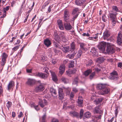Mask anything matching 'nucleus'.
<instances>
[{"label": "nucleus", "instance_id": "f257e3e1", "mask_svg": "<svg viewBox=\"0 0 122 122\" xmlns=\"http://www.w3.org/2000/svg\"><path fill=\"white\" fill-rule=\"evenodd\" d=\"M117 14V13L113 12H110L109 13V17L112 22L113 26L115 25L116 23V15Z\"/></svg>", "mask_w": 122, "mask_h": 122}, {"label": "nucleus", "instance_id": "f03ea898", "mask_svg": "<svg viewBox=\"0 0 122 122\" xmlns=\"http://www.w3.org/2000/svg\"><path fill=\"white\" fill-rule=\"evenodd\" d=\"M106 45V42L102 41L99 44L98 47L99 49L104 51L105 50Z\"/></svg>", "mask_w": 122, "mask_h": 122}, {"label": "nucleus", "instance_id": "7ed1b4c3", "mask_svg": "<svg viewBox=\"0 0 122 122\" xmlns=\"http://www.w3.org/2000/svg\"><path fill=\"white\" fill-rule=\"evenodd\" d=\"M117 74V72L114 71L112 72L111 74V79L115 80H117L119 78Z\"/></svg>", "mask_w": 122, "mask_h": 122}, {"label": "nucleus", "instance_id": "20e7f679", "mask_svg": "<svg viewBox=\"0 0 122 122\" xmlns=\"http://www.w3.org/2000/svg\"><path fill=\"white\" fill-rule=\"evenodd\" d=\"M39 104L42 107H43L47 104V101L45 99L42 100V99L39 98Z\"/></svg>", "mask_w": 122, "mask_h": 122}, {"label": "nucleus", "instance_id": "39448f33", "mask_svg": "<svg viewBox=\"0 0 122 122\" xmlns=\"http://www.w3.org/2000/svg\"><path fill=\"white\" fill-rule=\"evenodd\" d=\"M44 89L43 86L42 84H40L35 88V91L36 92H39L43 91Z\"/></svg>", "mask_w": 122, "mask_h": 122}, {"label": "nucleus", "instance_id": "423d86ee", "mask_svg": "<svg viewBox=\"0 0 122 122\" xmlns=\"http://www.w3.org/2000/svg\"><path fill=\"white\" fill-rule=\"evenodd\" d=\"M106 86L102 90H101L99 93L100 94L103 95L107 94L110 91L109 89L106 87Z\"/></svg>", "mask_w": 122, "mask_h": 122}, {"label": "nucleus", "instance_id": "0eeeda50", "mask_svg": "<svg viewBox=\"0 0 122 122\" xmlns=\"http://www.w3.org/2000/svg\"><path fill=\"white\" fill-rule=\"evenodd\" d=\"M93 112L94 113L102 114L103 112L102 110L101 109L99 106H97L95 108Z\"/></svg>", "mask_w": 122, "mask_h": 122}, {"label": "nucleus", "instance_id": "6e6552de", "mask_svg": "<svg viewBox=\"0 0 122 122\" xmlns=\"http://www.w3.org/2000/svg\"><path fill=\"white\" fill-rule=\"evenodd\" d=\"M110 33L109 31L107 30H106L103 34V37L104 39H107L110 36Z\"/></svg>", "mask_w": 122, "mask_h": 122}, {"label": "nucleus", "instance_id": "1a4fd4ad", "mask_svg": "<svg viewBox=\"0 0 122 122\" xmlns=\"http://www.w3.org/2000/svg\"><path fill=\"white\" fill-rule=\"evenodd\" d=\"M122 40V33L120 31L119 32L117 37V43L119 44L122 43L121 41Z\"/></svg>", "mask_w": 122, "mask_h": 122}, {"label": "nucleus", "instance_id": "9d476101", "mask_svg": "<svg viewBox=\"0 0 122 122\" xmlns=\"http://www.w3.org/2000/svg\"><path fill=\"white\" fill-rule=\"evenodd\" d=\"M64 26L65 29L66 30H70L72 28L70 23L69 22H64Z\"/></svg>", "mask_w": 122, "mask_h": 122}, {"label": "nucleus", "instance_id": "9b49d317", "mask_svg": "<svg viewBox=\"0 0 122 122\" xmlns=\"http://www.w3.org/2000/svg\"><path fill=\"white\" fill-rule=\"evenodd\" d=\"M90 52L92 53L93 56H97L98 53L97 49L95 47H92L91 49Z\"/></svg>", "mask_w": 122, "mask_h": 122}, {"label": "nucleus", "instance_id": "f8f14e48", "mask_svg": "<svg viewBox=\"0 0 122 122\" xmlns=\"http://www.w3.org/2000/svg\"><path fill=\"white\" fill-rule=\"evenodd\" d=\"M36 82L35 80L31 79H28L26 82L27 84L30 86H32L35 84Z\"/></svg>", "mask_w": 122, "mask_h": 122}, {"label": "nucleus", "instance_id": "ddd939ff", "mask_svg": "<svg viewBox=\"0 0 122 122\" xmlns=\"http://www.w3.org/2000/svg\"><path fill=\"white\" fill-rule=\"evenodd\" d=\"M115 49L112 47L108 46L107 47L106 51L107 53L113 54L115 51Z\"/></svg>", "mask_w": 122, "mask_h": 122}, {"label": "nucleus", "instance_id": "4468645a", "mask_svg": "<svg viewBox=\"0 0 122 122\" xmlns=\"http://www.w3.org/2000/svg\"><path fill=\"white\" fill-rule=\"evenodd\" d=\"M77 103L78 106L80 107H82L83 103V98L81 96L78 97Z\"/></svg>", "mask_w": 122, "mask_h": 122}, {"label": "nucleus", "instance_id": "2eb2a0df", "mask_svg": "<svg viewBox=\"0 0 122 122\" xmlns=\"http://www.w3.org/2000/svg\"><path fill=\"white\" fill-rule=\"evenodd\" d=\"M57 23L59 29L61 30H63L64 27L62 20L60 19L58 20H57Z\"/></svg>", "mask_w": 122, "mask_h": 122}, {"label": "nucleus", "instance_id": "dca6fc26", "mask_svg": "<svg viewBox=\"0 0 122 122\" xmlns=\"http://www.w3.org/2000/svg\"><path fill=\"white\" fill-rule=\"evenodd\" d=\"M86 0H76L75 3L78 5H81L85 3Z\"/></svg>", "mask_w": 122, "mask_h": 122}, {"label": "nucleus", "instance_id": "f3484780", "mask_svg": "<svg viewBox=\"0 0 122 122\" xmlns=\"http://www.w3.org/2000/svg\"><path fill=\"white\" fill-rule=\"evenodd\" d=\"M14 85V82L13 81H10L7 86L8 90H10L11 89L13 88Z\"/></svg>", "mask_w": 122, "mask_h": 122}, {"label": "nucleus", "instance_id": "a211bd4d", "mask_svg": "<svg viewBox=\"0 0 122 122\" xmlns=\"http://www.w3.org/2000/svg\"><path fill=\"white\" fill-rule=\"evenodd\" d=\"M59 73L62 75L65 71V66L63 64L61 65L59 67Z\"/></svg>", "mask_w": 122, "mask_h": 122}, {"label": "nucleus", "instance_id": "6ab92c4d", "mask_svg": "<svg viewBox=\"0 0 122 122\" xmlns=\"http://www.w3.org/2000/svg\"><path fill=\"white\" fill-rule=\"evenodd\" d=\"M70 115L73 117H78L79 116L78 113L75 111H71L69 112Z\"/></svg>", "mask_w": 122, "mask_h": 122}, {"label": "nucleus", "instance_id": "aec40b11", "mask_svg": "<svg viewBox=\"0 0 122 122\" xmlns=\"http://www.w3.org/2000/svg\"><path fill=\"white\" fill-rule=\"evenodd\" d=\"M76 45L74 42H73L70 45V47L69 49L70 51L72 52L74 51L75 49Z\"/></svg>", "mask_w": 122, "mask_h": 122}, {"label": "nucleus", "instance_id": "412c9836", "mask_svg": "<svg viewBox=\"0 0 122 122\" xmlns=\"http://www.w3.org/2000/svg\"><path fill=\"white\" fill-rule=\"evenodd\" d=\"M61 46L63 48H62L61 47L60 49H62L63 51L64 52L66 53L70 51V50H69V46H67L66 47H63V45H61Z\"/></svg>", "mask_w": 122, "mask_h": 122}, {"label": "nucleus", "instance_id": "4be33fe9", "mask_svg": "<svg viewBox=\"0 0 122 122\" xmlns=\"http://www.w3.org/2000/svg\"><path fill=\"white\" fill-rule=\"evenodd\" d=\"M106 84H99L97 85V88L98 89H100L102 90L106 86Z\"/></svg>", "mask_w": 122, "mask_h": 122}, {"label": "nucleus", "instance_id": "5701e85b", "mask_svg": "<svg viewBox=\"0 0 122 122\" xmlns=\"http://www.w3.org/2000/svg\"><path fill=\"white\" fill-rule=\"evenodd\" d=\"M98 35L99 33H97L95 34V37H93V36H89V37L88 39H89V40H97L98 36Z\"/></svg>", "mask_w": 122, "mask_h": 122}, {"label": "nucleus", "instance_id": "b1692460", "mask_svg": "<svg viewBox=\"0 0 122 122\" xmlns=\"http://www.w3.org/2000/svg\"><path fill=\"white\" fill-rule=\"evenodd\" d=\"M44 43L47 47H48L51 44V41L48 39L45 40L44 41Z\"/></svg>", "mask_w": 122, "mask_h": 122}, {"label": "nucleus", "instance_id": "393cba45", "mask_svg": "<svg viewBox=\"0 0 122 122\" xmlns=\"http://www.w3.org/2000/svg\"><path fill=\"white\" fill-rule=\"evenodd\" d=\"M80 46L81 49L83 51H86L87 49V48L85 47V44L83 43H80Z\"/></svg>", "mask_w": 122, "mask_h": 122}, {"label": "nucleus", "instance_id": "a878e982", "mask_svg": "<svg viewBox=\"0 0 122 122\" xmlns=\"http://www.w3.org/2000/svg\"><path fill=\"white\" fill-rule=\"evenodd\" d=\"M76 54V52L74 51V53L73 54H68L67 55L66 57L67 58L70 59H72L74 58Z\"/></svg>", "mask_w": 122, "mask_h": 122}, {"label": "nucleus", "instance_id": "bb28decb", "mask_svg": "<svg viewBox=\"0 0 122 122\" xmlns=\"http://www.w3.org/2000/svg\"><path fill=\"white\" fill-rule=\"evenodd\" d=\"M50 71L52 75V77L53 80L55 81H57V77L55 74L53 72H52L51 71Z\"/></svg>", "mask_w": 122, "mask_h": 122}, {"label": "nucleus", "instance_id": "cd10ccee", "mask_svg": "<svg viewBox=\"0 0 122 122\" xmlns=\"http://www.w3.org/2000/svg\"><path fill=\"white\" fill-rule=\"evenodd\" d=\"M61 81L65 84H66L69 82V80L68 78L64 77H62L61 79Z\"/></svg>", "mask_w": 122, "mask_h": 122}, {"label": "nucleus", "instance_id": "c85d7f7f", "mask_svg": "<svg viewBox=\"0 0 122 122\" xmlns=\"http://www.w3.org/2000/svg\"><path fill=\"white\" fill-rule=\"evenodd\" d=\"M104 60V59L103 57H100L97 58V61L101 63L103 62Z\"/></svg>", "mask_w": 122, "mask_h": 122}, {"label": "nucleus", "instance_id": "c756f323", "mask_svg": "<svg viewBox=\"0 0 122 122\" xmlns=\"http://www.w3.org/2000/svg\"><path fill=\"white\" fill-rule=\"evenodd\" d=\"M103 99L102 98H99L95 99L94 102L96 104H98L101 102L102 101Z\"/></svg>", "mask_w": 122, "mask_h": 122}, {"label": "nucleus", "instance_id": "7c9ffc66", "mask_svg": "<svg viewBox=\"0 0 122 122\" xmlns=\"http://www.w3.org/2000/svg\"><path fill=\"white\" fill-rule=\"evenodd\" d=\"M70 16H63L64 21V22H69L71 20L69 19Z\"/></svg>", "mask_w": 122, "mask_h": 122}, {"label": "nucleus", "instance_id": "2f4dec72", "mask_svg": "<svg viewBox=\"0 0 122 122\" xmlns=\"http://www.w3.org/2000/svg\"><path fill=\"white\" fill-rule=\"evenodd\" d=\"M112 11L111 12H119V10H118L117 6H113L112 7Z\"/></svg>", "mask_w": 122, "mask_h": 122}, {"label": "nucleus", "instance_id": "473e14b6", "mask_svg": "<svg viewBox=\"0 0 122 122\" xmlns=\"http://www.w3.org/2000/svg\"><path fill=\"white\" fill-rule=\"evenodd\" d=\"M43 73L39 72H37L34 74V75L35 76H38L42 78Z\"/></svg>", "mask_w": 122, "mask_h": 122}, {"label": "nucleus", "instance_id": "72a5a7b5", "mask_svg": "<svg viewBox=\"0 0 122 122\" xmlns=\"http://www.w3.org/2000/svg\"><path fill=\"white\" fill-rule=\"evenodd\" d=\"M54 39L57 42H59L60 40V38L59 35L56 33H55L54 34Z\"/></svg>", "mask_w": 122, "mask_h": 122}, {"label": "nucleus", "instance_id": "f704fd0d", "mask_svg": "<svg viewBox=\"0 0 122 122\" xmlns=\"http://www.w3.org/2000/svg\"><path fill=\"white\" fill-rule=\"evenodd\" d=\"M84 116L86 118H89L91 116V113L89 112H86L84 114Z\"/></svg>", "mask_w": 122, "mask_h": 122}, {"label": "nucleus", "instance_id": "c9c22d12", "mask_svg": "<svg viewBox=\"0 0 122 122\" xmlns=\"http://www.w3.org/2000/svg\"><path fill=\"white\" fill-rule=\"evenodd\" d=\"M92 70L90 69H88L84 72V74L86 76H87L92 72Z\"/></svg>", "mask_w": 122, "mask_h": 122}, {"label": "nucleus", "instance_id": "e433bc0d", "mask_svg": "<svg viewBox=\"0 0 122 122\" xmlns=\"http://www.w3.org/2000/svg\"><path fill=\"white\" fill-rule=\"evenodd\" d=\"M70 15L69 14L68 11L67 10H65L64 11V16H70Z\"/></svg>", "mask_w": 122, "mask_h": 122}, {"label": "nucleus", "instance_id": "4c0bfd02", "mask_svg": "<svg viewBox=\"0 0 122 122\" xmlns=\"http://www.w3.org/2000/svg\"><path fill=\"white\" fill-rule=\"evenodd\" d=\"M78 77L77 76L74 79L73 81V84H77L78 83Z\"/></svg>", "mask_w": 122, "mask_h": 122}, {"label": "nucleus", "instance_id": "58836bf2", "mask_svg": "<svg viewBox=\"0 0 122 122\" xmlns=\"http://www.w3.org/2000/svg\"><path fill=\"white\" fill-rule=\"evenodd\" d=\"M93 63L92 61L91 60H89L87 62L86 65L87 66L91 65Z\"/></svg>", "mask_w": 122, "mask_h": 122}, {"label": "nucleus", "instance_id": "ea45409f", "mask_svg": "<svg viewBox=\"0 0 122 122\" xmlns=\"http://www.w3.org/2000/svg\"><path fill=\"white\" fill-rule=\"evenodd\" d=\"M59 98L61 100H62L64 96V93H59Z\"/></svg>", "mask_w": 122, "mask_h": 122}, {"label": "nucleus", "instance_id": "a19ab883", "mask_svg": "<svg viewBox=\"0 0 122 122\" xmlns=\"http://www.w3.org/2000/svg\"><path fill=\"white\" fill-rule=\"evenodd\" d=\"M12 105V102L10 101H8L7 103H6V106L8 108V110H9V108Z\"/></svg>", "mask_w": 122, "mask_h": 122}, {"label": "nucleus", "instance_id": "79ce46f5", "mask_svg": "<svg viewBox=\"0 0 122 122\" xmlns=\"http://www.w3.org/2000/svg\"><path fill=\"white\" fill-rule=\"evenodd\" d=\"M82 54V51L81 50H79L78 52V53L76 55L77 57L78 58H79L80 57Z\"/></svg>", "mask_w": 122, "mask_h": 122}, {"label": "nucleus", "instance_id": "37998d69", "mask_svg": "<svg viewBox=\"0 0 122 122\" xmlns=\"http://www.w3.org/2000/svg\"><path fill=\"white\" fill-rule=\"evenodd\" d=\"M50 92L52 94L53 93L55 95H56V90L53 88H51L50 89Z\"/></svg>", "mask_w": 122, "mask_h": 122}, {"label": "nucleus", "instance_id": "c03bdc74", "mask_svg": "<svg viewBox=\"0 0 122 122\" xmlns=\"http://www.w3.org/2000/svg\"><path fill=\"white\" fill-rule=\"evenodd\" d=\"M65 89L67 95H69L70 94L71 91L70 89L68 88H65Z\"/></svg>", "mask_w": 122, "mask_h": 122}, {"label": "nucleus", "instance_id": "a18cd8bd", "mask_svg": "<svg viewBox=\"0 0 122 122\" xmlns=\"http://www.w3.org/2000/svg\"><path fill=\"white\" fill-rule=\"evenodd\" d=\"M43 71L47 74H48V67H45L43 69Z\"/></svg>", "mask_w": 122, "mask_h": 122}, {"label": "nucleus", "instance_id": "49530a36", "mask_svg": "<svg viewBox=\"0 0 122 122\" xmlns=\"http://www.w3.org/2000/svg\"><path fill=\"white\" fill-rule=\"evenodd\" d=\"M62 88L63 89L61 88H59L58 91L59 93H63V89H65V88L64 87H63Z\"/></svg>", "mask_w": 122, "mask_h": 122}, {"label": "nucleus", "instance_id": "de8ad7c7", "mask_svg": "<svg viewBox=\"0 0 122 122\" xmlns=\"http://www.w3.org/2000/svg\"><path fill=\"white\" fill-rule=\"evenodd\" d=\"M73 70H68V71H66V72L67 74L69 76L70 74L73 73Z\"/></svg>", "mask_w": 122, "mask_h": 122}, {"label": "nucleus", "instance_id": "09e8293b", "mask_svg": "<svg viewBox=\"0 0 122 122\" xmlns=\"http://www.w3.org/2000/svg\"><path fill=\"white\" fill-rule=\"evenodd\" d=\"M6 62V59H2V62L1 65L2 66H4L5 63Z\"/></svg>", "mask_w": 122, "mask_h": 122}, {"label": "nucleus", "instance_id": "8fccbe9b", "mask_svg": "<svg viewBox=\"0 0 122 122\" xmlns=\"http://www.w3.org/2000/svg\"><path fill=\"white\" fill-rule=\"evenodd\" d=\"M83 113V109H81L80 112V118L81 119L82 117Z\"/></svg>", "mask_w": 122, "mask_h": 122}, {"label": "nucleus", "instance_id": "3c124183", "mask_svg": "<svg viewBox=\"0 0 122 122\" xmlns=\"http://www.w3.org/2000/svg\"><path fill=\"white\" fill-rule=\"evenodd\" d=\"M7 56L6 54L5 53H3L2 56V59H6Z\"/></svg>", "mask_w": 122, "mask_h": 122}, {"label": "nucleus", "instance_id": "603ef678", "mask_svg": "<svg viewBox=\"0 0 122 122\" xmlns=\"http://www.w3.org/2000/svg\"><path fill=\"white\" fill-rule=\"evenodd\" d=\"M9 6H6L5 8L3 9L4 12L5 13L6 11H8L9 9Z\"/></svg>", "mask_w": 122, "mask_h": 122}, {"label": "nucleus", "instance_id": "864d4df0", "mask_svg": "<svg viewBox=\"0 0 122 122\" xmlns=\"http://www.w3.org/2000/svg\"><path fill=\"white\" fill-rule=\"evenodd\" d=\"M95 72H94L90 74V78L91 79H92L95 75Z\"/></svg>", "mask_w": 122, "mask_h": 122}, {"label": "nucleus", "instance_id": "5fc2aeb1", "mask_svg": "<svg viewBox=\"0 0 122 122\" xmlns=\"http://www.w3.org/2000/svg\"><path fill=\"white\" fill-rule=\"evenodd\" d=\"M74 61H71V63H70L69 66L70 67H73L74 66Z\"/></svg>", "mask_w": 122, "mask_h": 122}, {"label": "nucleus", "instance_id": "6e6d98bb", "mask_svg": "<svg viewBox=\"0 0 122 122\" xmlns=\"http://www.w3.org/2000/svg\"><path fill=\"white\" fill-rule=\"evenodd\" d=\"M102 20L104 22L107 20V18L105 15H104L102 17Z\"/></svg>", "mask_w": 122, "mask_h": 122}, {"label": "nucleus", "instance_id": "4d7b16f0", "mask_svg": "<svg viewBox=\"0 0 122 122\" xmlns=\"http://www.w3.org/2000/svg\"><path fill=\"white\" fill-rule=\"evenodd\" d=\"M26 71L27 73H31L32 72V68H31L30 69H29L27 68L26 69Z\"/></svg>", "mask_w": 122, "mask_h": 122}, {"label": "nucleus", "instance_id": "13d9d810", "mask_svg": "<svg viewBox=\"0 0 122 122\" xmlns=\"http://www.w3.org/2000/svg\"><path fill=\"white\" fill-rule=\"evenodd\" d=\"M57 60L55 59H52V63L53 64H55Z\"/></svg>", "mask_w": 122, "mask_h": 122}, {"label": "nucleus", "instance_id": "bf43d9fd", "mask_svg": "<svg viewBox=\"0 0 122 122\" xmlns=\"http://www.w3.org/2000/svg\"><path fill=\"white\" fill-rule=\"evenodd\" d=\"M79 10L78 8H76L74 9L72 13L73 14H75L76 12L78 11Z\"/></svg>", "mask_w": 122, "mask_h": 122}, {"label": "nucleus", "instance_id": "052dcab7", "mask_svg": "<svg viewBox=\"0 0 122 122\" xmlns=\"http://www.w3.org/2000/svg\"><path fill=\"white\" fill-rule=\"evenodd\" d=\"M54 46H55L56 47H57L59 48H61V47H59V45L56 42H54Z\"/></svg>", "mask_w": 122, "mask_h": 122}, {"label": "nucleus", "instance_id": "680f3d73", "mask_svg": "<svg viewBox=\"0 0 122 122\" xmlns=\"http://www.w3.org/2000/svg\"><path fill=\"white\" fill-rule=\"evenodd\" d=\"M19 46H15L12 49V50L14 51H16L19 48Z\"/></svg>", "mask_w": 122, "mask_h": 122}, {"label": "nucleus", "instance_id": "e2e57ef3", "mask_svg": "<svg viewBox=\"0 0 122 122\" xmlns=\"http://www.w3.org/2000/svg\"><path fill=\"white\" fill-rule=\"evenodd\" d=\"M42 79H45L47 77V75L46 74L43 73Z\"/></svg>", "mask_w": 122, "mask_h": 122}, {"label": "nucleus", "instance_id": "0e129e2a", "mask_svg": "<svg viewBox=\"0 0 122 122\" xmlns=\"http://www.w3.org/2000/svg\"><path fill=\"white\" fill-rule=\"evenodd\" d=\"M51 122H59V121L57 119L54 118L52 119Z\"/></svg>", "mask_w": 122, "mask_h": 122}, {"label": "nucleus", "instance_id": "69168bd1", "mask_svg": "<svg viewBox=\"0 0 122 122\" xmlns=\"http://www.w3.org/2000/svg\"><path fill=\"white\" fill-rule=\"evenodd\" d=\"M62 40L63 41L65 42L66 41H67V40L66 39V37L64 36H62Z\"/></svg>", "mask_w": 122, "mask_h": 122}, {"label": "nucleus", "instance_id": "338daca9", "mask_svg": "<svg viewBox=\"0 0 122 122\" xmlns=\"http://www.w3.org/2000/svg\"><path fill=\"white\" fill-rule=\"evenodd\" d=\"M74 93L71 92L70 95V98L71 99H72V98L74 97Z\"/></svg>", "mask_w": 122, "mask_h": 122}, {"label": "nucleus", "instance_id": "774afa93", "mask_svg": "<svg viewBox=\"0 0 122 122\" xmlns=\"http://www.w3.org/2000/svg\"><path fill=\"white\" fill-rule=\"evenodd\" d=\"M118 67L121 68L122 67V62H120L118 64Z\"/></svg>", "mask_w": 122, "mask_h": 122}]
</instances>
